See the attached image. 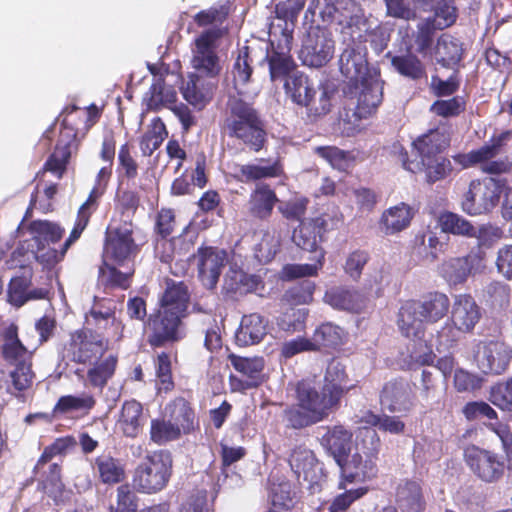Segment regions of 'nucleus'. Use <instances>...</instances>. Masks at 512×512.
I'll list each match as a JSON object with an SVG mask.
<instances>
[{
	"instance_id": "f257e3e1",
	"label": "nucleus",
	"mask_w": 512,
	"mask_h": 512,
	"mask_svg": "<svg viewBox=\"0 0 512 512\" xmlns=\"http://www.w3.org/2000/svg\"><path fill=\"white\" fill-rule=\"evenodd\" d=\"M348 382L346 366L336 359L328 363L319 389L311 380L298 381L295 386L296 402L288 405L282 413L286 426L300 430L328 419L341 407L342 399L358 386Z\"/></svg>"
},
{
	"instance_id": "f03ea898",
	"label": "nucleus",
	"mask_w": 512,
	"mask_h": 512,
	"mask_svg": "<svg viewBox=\"0 0 512 512\" xmlns=\"http://www.w3.org/2000/svg\"><path fill=\"white\" fill-rule=\"evenodd\" d=\"M450 308V298L438 290L425 292L418 299H409L401 303L396 324L400 334L414 342L411 358L416 364H434L436 355L433 352V345L425 340L427 325L443 320Z\"/></svg>"
},
{
	"instance_id": "7ed1b4c3",
	"label": "nucleus",
	"mask_w": 512,
	"mask_h": 512,
	"mask_svg": "<svg viewBox=\"0 0 512 512\" xmlns=\"http://www.w3.org/2000/svg\"><path fill=\"white\" fill-rule=\"evenodd\" d=\"M222 131L250 151H261L267 142L265 123L251 103L232 96L226 104Z\"/></svg>"
},
{
	"instance_id": "20e7f679",
	"label": "nucleus",
	"mask_w": 512,
	"mask_h": 512,
	"mask_svg": "<svg viewBox=\"0 0 512 512\" xmlns=\"http://www.w3.org/2000/svg\"><path fill=\"white\" fill-rule=\"evenodd\" d=\"M359 449L351 458L346 459L340 467L338 489H345L348 484L364 482L375 478L378 474V455L381 440L375 430L366 428L361 431Z\"/></svg>"
},
{
	"instance_id": "39448f33",
	"label": "nucleus",
	"mask_w": 512,
	"mask_h": 512,
	"mask_svg": "<svg viewBox=\"0 0 512 512\" xmlns=\"http://www.w3.org/2000/svg\"><path fill=\"white\" fill-rule=\"evenodd\" d=\"M284 92L292 103L306 108V119L315 123L328 113L332 108V94L324 89L315 101L316 90L309 77L302 71L294 72L284 80Z\"/></svg>"
},
{
	"instance_id": "423d86ee",
	"label": "nucleus",
	"mask_w": 512,
	"mask_h": 512,
	"mask_svg": "<svg viewBox=\"0 0 512 512\" xmlns=\"http://www.w3.org/2000/svg\"><path fill=\"white\" fill-rule=\"evenodd\" d=\"M27 230L31 238L24 240L21 249L31 252L35 260L45 267H54L62 261V259H54L51 252L58 251L54 245L61 241L65 234L64 227L50 220H33Z\"/></svg>"
},
{
	"instance_id": "0eeeda50",
	"label": "nucleus",
	"mask_w": 512,
	"mask_h": 512,
	"mask_svg": "<svg viewBox=\"0 0 512 512\" xmlns=\"http://www.w3.org/2000/svg\"><path fill=\"white\" fill-rule=\"evenodd\" d=\"M173 459L168 450L148 453L138 464L133 476L134 486L139 492L154 494L162 491L172 475Z\"/></svg>"
},
{
	"instance_id": "6e6552de",
	"label": "nucleus",
	"mask_w": 512,
	"mask_h": 512,
	"mask_svg": "<svg viewBox=\"0 0 512 512\" xmlns=\"http://www.w3.org/2000/svg\"><path fill=\"white\" fill-rule=\"evenodd\" d=\"M109 345V339L102 332L84 326L69 333L63 346L64 357L75 364H91L105 356Z\"/></svg>"
},
{
	"instance_id": "1a4fd4ad",
	"label": "nucleus",
	"mask_w": 512,
	"mask_h": 512,
	"mask_svg": "<svg viewBox=\"0 0 512 512\" xmlns=\"http://www.w3.org/2000/svg\"><path fill=\"white\" fill-rule=\"evenodd\" d=\"M339 221L327 213L301 221L293 231L292 240L300 249L311 252L310 260L322 266L325 251L320 245L325 234L333 230Z\"/></svg>"
},
{
	"instance_id": "9d476101",
	"label": "nucleus",
	"mask_w": 512,
	"mask_h": 512,
	"mask_svg": "<svg viewBox=\"0 0 512 512\" xmlns=\"http://www.w3.org/2000/svg\"><path fill=\"white\" fill-rule=\"evenodd\" d=\"M504 187V180L492 177L472 180L463 196L462 210L472 216L491 212L498 205Z\"/></svg>"
},
{
	"instance_id": "9b49d317",
	"label": "nucleus",
	"mask_w": 512,
	"mask_h": 512,
	"mask_svg": "<svg viewBox=\"0 0 512 512\" xmlns=\"http://www.w3.org/2000/svg\"><path fill=\"white\" fill-rule=\"evenodd\" d=\"M182 325L183 318L159 308L153 310L144 322L147 344L156 349L179 342L183 338Z\"/></svg>"
},
{
	"instance_id": "f8f14e48",
	"label": "nucleus",
	"mask_w": 512,
	"mask_h": 512,
	"mask_svg": "<svg viewBox=\"0 0 512 512\" xmlns=\"http://www.w3.org/2000/svg\"><path fill=\"white\" fill-rule=\"evenodd\" d=\"M133 234L131 220L119 227H109L105 236L104 257L118 266L133 261L140 252V245L136 243Z\"/></svg>"
},
{
	"instance_id": "ddd939ff",
	"label": "nucleus",
	"mask_w": 512,
	"mask_h": 512,
	"mask_svg": "<svg viewBox=\"0 0 512 512\" xmlns=\"http://www.w3.org/2000/svg\"><path fill=\"white\" fill-rule=\"evenodd\" d=\"M335 42L331 32L323 27H310L299 52L302 63L309 67H323L333 57Z\"/></svg>"
},
{
	"instance_id": "4468645a",
	"label": "nucleus",
	"mask_w": 512,
	"mask_h": 512,
	"mask_svg": "<svg viewBox=\"0 0 512 512\" xmlns=\"http://www.w3.org/2000/svg\"><path fill=\"white\" fill-rule=\"evenodd\" d=\"M193 257L196 260L197 276L201 284L206 289H215L228 261L227 251L216 246L202 245Z\"/></svg>"
},
{
	"instance_id": "2eb2a0df",
	"label": "nucleus",
	"mask_w": 512,
	"mask_h": 512,
	"mask_svg": "<svg viewBox=\"0 0 512 512\" xmlns=\"http://www.w3.org/2000/svg\"><path fill=\"white\" fill-rule=\"evenodd\" d=\"M464 460L473 474L484 482H495L504 474L501 456L489 450L472 445L465 449Z\"/></svg>"
},
{
	"instance_id": "dca6fc26",
	"label": "nucleus",
	"mask_w": 512,
	"mask_h": 512,
	"mask_svg": "<svg viewBox=\"0 0 512 512\" xmlns=\"http://www.w3.org/2000/svg\"><path fill=\"white\" fill-rule=\"evenodd\" d=\"M415 393L406 379L399 377L387 381L379 394L380 403L390 413L407 415L415 406Z\"/></svg>"
},
{
	"instance_id": "f3484780",
	"label": "nucleus",
	"mask_w": 512,
	"mask_h": 512,
	"mask_svg": "<svg viewBox=\"0 0 512 512\" xmlns=\"http://www.w3.org/2000/svg\"><path fill=\"white\" fill-rule=\"evenodd\" d=\"M233 368L241 374L242 378L231 376V383L238 390L245 391L257 388L264 382V359L262 357H241L229 355Z\"/></svg>"
},
{
	"instance_id": "a211bd4d",
	"label": "nucleus",
	"mask_w": 512,
	"mask_h": 512,
	"mask_svg": "<svg viewBox=\"0 0 512 512\" xmlns=\"http://www.w3.org/2000/svg\"><path fill=\"white\" fill-rule=\"evenodd\" d=\"M366 45L348 44L340 55V71L351 81H366L373 75L374 68L369 67Z\"/></svg>"
},
{
	"instance_id": "6ab92c4d",
	"label": "nucleus",
	"mask_w": 512,
	"mask_h": 512,
	"mask_svg": "<svg viewBox=\"0 0 512 512\" xmlns=\"http://www.w3.org/2000/svg\"><path fill=\"white\" fill-rule=\"evenodd\" d=\"M449 312V320L465 334L473 332L482 317L481 307L470 293L454 295Z\"/></svg>"
},
{
	"instance_id": "aec40b11",
	"label": "nucleus",
	"mask_w": 512,
	"mask_h": 512,
	"mask_svg": "<svg viewBox=\"0 0 512 512\" xmlns=\"http://www.w3.org/2000/svg\"><path fill=\"white\" fill-rule=\"evenodd\" d=\"M512 360V348L504 341L485 343L478 357V367L484 374L501 375Z\"/></svg>"
},
{
	"instance_id": "412c9836",
	"label": "nucleus",
	"mask_w": 512,
	"mask_h": 512,
	"mask_svg": "<svg viewBox=\"0 0 512 512\" xmlns=\"http://www.w3.org/2000/svg\"><path fill=\"white\" fill-rule=\"evenodd\" d=\"M401 160L404 169L412 173L424 172L425 182L429 185L446 180L454 171L451 160L445 155L414 162L409 160L408 153L404 152L401 153Z\"/></svg>"
},
{
	"instance_id": "4be33fe9",
	"label": "nucleus",
	"mask_w": 512,
	"mask_h": 512,
	"mask_svg": "<svg viewBox=\"0 0 512 512\" xmlns=\"http://www.w3.org/2000/svg\"><path fill=\"white\" fill-rule=\"evenodd\" d=\"M190 291L184 281L166 278L165 289L158 299V308L181 318L188 315Z\"/></svg>"
},
{
	"instance_id": "5701e85b",
	"label": "nucleus",
	"mask_w": 512,
	"mask_h": 512,
	"mask_svg": "<svg viewBox=\"0 0 512 512\" xmlns=\"http://www.w3.org/2000/svg\"><path fill=\"white\" fill-rule=\"evenodd\" d=\"M279 198L273 188L267 183H260L251 191L247 201V213L253 220L268 221Z\"/></svg>"
},
{
	"instance_id": "b1692460",
	"label": "nucleus",
	"mask_w": 512,
	"mask_h": 512,
	"mask_svg": "<svg viewBox=\"0 0 512 512\" xmlns=\"http://www.w3.org/2000/svg\"><path fill=\"white\" fill-rule=\"evenodd\" d=\"M75 146V130L70 129L58 137L53 152L49 155L42 167V172H50L58 179H61L67 170L71 154L73 150H77Z\"/></svg>"
},
{
	"instance_id": "393cba45",
	"label": "nucleus",
	"mask_w": 512,
	"mask_h": 512,
	"mask_svg": "<svg viewBox=\"0 0 512 512\" xmlns=\"http://www.w3.org/2000/svg\"><path fill=\"white\" fill-rule=\"evenodd\" d=\"M450 135L445 129L434 128L418 136L412 143L420 161L442 156L450 146Z\"/></svg>"
},
{
	"instance_id": "a878e982",
	"label": "nucleus",
	"mask_w": 512,
	"mask_h": 512,
	"mask_svg": "<svg viewBox=\"0 0 512 512\" xmlns=\"http://www.w3.org/2000/svg\"><path fill=\"white\" fill-rule=\"evenodd\" d=\"M168 421L176 428L179 433L190 434L198 426L195 411L191 403L182 396L175 397L165 407Z\"/></svg>"
},
{
	"instance_id": "bb28decb",
	"label": "nucleus",
	"mask_w": 512,
	"mask_h": 512,
	"mask_svg": "<svg viewBox=\"0 0 512 512\" xmlns=\"http://www.w3.org/2000/svg\"><path fill=\"white\" fill-rule=\"evenodd\" d=\"M352 432L343 425L327 427L321 438V445L333 456L336 463L341 465L351 451Z\"/></svg>"
},
{
	"instance_id": "cd10ccee",
	"label": "nucleus",
	"mask_w": 512,
	"mask_h": 512,
	"mask_svg": "<svg viewBox=\"0 0 512 512\" xmlns=\"http://www.w3.org/2000/svg\"><path fill=\"white\" fill-rule=\"evenodd\" d=\"M379 76V71H373V75L367 77L366 81H359L362 89L359 93L355 110V114L359 118L370 116L382 102L383 93Z\"/></svg>"
},
{
	"instance_id": "c85d7f7f",
	"label": "nucleus",
	"mask_w": 512,
	"mask_h": 512,
	"mask_svg": "<svg viewBox=\"0 0 512 512\" xmlns=\"http://www.w3.org/2000/svg\"><path fill=\"white\" fill-rule=\"evenodd\" d=\"M395 502L401 512H423L426 502L420 482L404 479L396 487Z\"/></svg>"
},
{
	"instance_id": "c756f323",
	"label": "nucleus",
	"mask_w": 512,
	"mask_h": 512,
	"mask_svg": "<svg viewBox=\"0 0 512 512\" xmlns=\"http://www.w3.org/2000/svg\"><path fill=\"white\" fill-rule=\"evenodd\" d=\"M413 217V209L401 202L383 211L378 222L379 229L386 236L395 235L407 229Z\"/></svg>"
},
{
	"instance_id": "7c9ffc66",
	"label": "nucleus",
	"mask_w": 512,
	"mask_h": 512,
	"mask_svg": "<svg viewBox=\"0 0 512 512\" xmlns=\"http://www.w3.org/2000/svg\"><path fill=\"white\" fill-rule=\"evenodd\" d=\"M347 337L348 333L344 328L331 322H324L316 327L311 340L315 352L321 350L335 351L346 343Z\"/></svg>"
},
{
	"instance_id": "2f4dec72",
	"label": "nucleus",
	"mask_w": 512,
	"mask_h": 512,
	"mask_svg": "<svg viewBox=\"0 0 512 512\" xmlns=\"http://www.w3.org/2000/svg\"><path fill=\"white\" fill-rule=\"evenodd\" d=\"M93 470L99 481L106 485L122 483L126 479L125 463L110 453H102L94 459Z\"/></svg>"
},
{
	"instance_id": "473e14b6",
	"label": "nucleus",
	"mask_w": 512,
	"mask_h": 512,
	"mask_svg": "<svg viewBox=\"0 0 512 512\" xmlns=\"http://www.w3.org/2000/svg\"><path fill=\"white\" fill-rule=\"evenodd\" d=\"M324 300L335 309L360 313L366 307V298L357 290L333 287L326 291Z\"/></svg>"
},
{
	"instance_id": "72a5a7b5",
	"label": "nucleus",
	"mask_w": 512,
	"mask_h": 512,
	"mask_svg": "<svg viewBox=\"0 0 512 512\" xmlns=\"http://www.w3.org/2000/svg\"><path fill=\"white\" fill-rule=\"evenodd\" d=\"M266 334L267 325L264 318L257 313H251L242 317L235 340L239 346L246 347L258 344Z\"/></svg>"
},
{
	"instance_id": "f704fd0d",
	"label": "nucleus",
	"mask_w": 512,
	"mask_h": 512,
	"mask_svg": "<svg viewBox=\"0 0 512 512\" xmlns=\"http://www.w3.org/2000/svg\"><path fill=\"white\" fill-rule=\"evenodd\" d=\"M386 57L390 59L394 71L402 77L412 81L427 78L426 66L416 54L408 51L404 54L392 55L388 52Z\"/></svg>"
},
{
	"instance_id": "c9c22d12",
	"label": "nucleus",
	"mask_w": 512,
	"mask_h": 512,
	"mask_svg": "<svg viewBox=\"0 0 512 512\" xmlns=\"http://www.w3.org/2000/svg\"><path fill=\"white\" fill-rule=\"evenodd\" d=\"M0 349L2 357L10 365L32 360L31 354L18 337V327L15 324H11L5 329Z\"/></svg>"
},
{
	"instance_id": "e433bc0d",
	"label": "nucleus",
	"mask_w": 512,
	"mask_h": 512,
	"mask_svg": "<svg viewBox=\"0 0 512 512\" xmlns=\"http://www.w3.org/2000/svg\"><path fill=\"white\" fill-rule=\"evenodd\" d=\"M142 404L134 399L123 403L118 425L126 437L135 438L138 436L144 425Z\"/></svg>"
},
{
	"instance_id": "4c0bfd02",
	"label": "nucleus",
	"mask_w": 512,
	"mask_h": 512,
	"mask_svg": "<svg viewBox=\"0 0 512 512\" xmlns=\"http://www.w3.org/2000/svg\"><path fill=\"white\" fill-rule=\"evenodd\" d=\"M472 269V255L453 257L442 263L440 274L449 286H457L466 282Z\"/></svg>"
},
{
	"instance_id": "58836bf2",
	"label": "nucleus",
	"mask_w": 512,
	"mask_h": 512,
	"mask_svg": "<svg viewBox=\"0 0 512 512\" xmlns=\"http://www.w3.org/2000/svg\"><path fill=\"white\" fill-rule=\"evenodd\" d=\"M462 43L449 34H442L435 46L437 62L444 68H454L463 58Z\"/></svg>"
},
{
	"instance_id": "ea45409f",
	"label": "nucleus",
	"mask_w": 512,
	"mask_h": 512,
	"mask_svg": "<svg viewBox=\"0 0 512 512\" xmlns=\"http://www.w3.org/2000/svg\"><path fill=\"white\" fill-rule=\"evenodd\" d=\"M117 364L118 358L113 354H109L106 357L103 356L101 360L87 364L86 366H89V369L87 370L86 378L89 385L102 390L114 376Z\"/></svg>"
},
{
	"instance_id": "a19ab883",
	"label": "nucleus",
	"mask_w": 512,
	"mask_h": 512,
	"mask_svg": "<svg viewBox=\"0 0 512 512\" xmlns=\"http://www.w3.org/2000/svg\"><path fill=\"white\" fill-rule=\"evenodd\" d=\"M317 464L314 452L303 445L296 446L290 453L289 465L298 480L301 477L304 481L312 480Z\"/></svg>"
},
{
	"instance_id": "79ce46f5",
	"label": "nucleus",
	"mask_w": 512,
	"mask_h": 512,
	"mask_svg": "<svg viewBox=\"0 0 512 512\" xmlns=\"http://www.w3.org/2000/svg\"><path fill=\"white\" fill-rule=\"evenodd\" d=\"M183 98L191 105L203 108L213 96L212 87L206 80L197 74H190L188 80L181 87Z\"/></svg>"
},
{
	"instance_id": "37998d69",
	"label": "nucleus",
	"mask_w": 512,
	"mask_h": 512,
	"mask_svg": "<svg viewBox=\"0 0 512 512\" xmlns=\"http://www.w3.org/2000/svg\"><path fill=\"white\" fill-rule=\"evenodd\" d=\"M445 246L433 232L429 233L427 241L424 233L416 234L411 244L412 253L429 262L436 261L444 253Z\"/></svg>"
},
{
	"instance_id": "c03bdc74",
	"label": "nucleus",
	"mask_w": 512,
	"mask_h": 512,
	"mask_svg": "<svg viewBox=\"0 0 512 512\" xmlns=\"http://www.w3.org/2000/svg\"><path fill=\"white\" fill-rule=\"evenodd\" d=\"M96 404V400L92 395L82 394L63 395L53 407V415L55 418L67 415L72 412L82 411L88 413Z\"/></svg>"
},
{
	"instance_id": "a18cd8bd",
	"label": "nucleus",
	"mask_w": 512,
	"mask_h": 512,
	"mask_svg": "<svg viewBox=\"0 0 512 512\" xmlns=\"http://www.w3.org/2000/svg\"><path fill=\"white\" fill-rule=\"evenodd\" d=\"M283 173L282 167L278 162L271 165L262 166L255 163H248L238 165L237 167V180L249 183L267 178H276Z\"/></svg>"
},
{
	"instance_id": "49530a36",
	"label": "nucleus",
	"mask_w": 512,
	"mask_h": 512,
	"mask_svg": "<svg viewBox=\"0 0 512 512\" xmlns=\"http://www.w3.org/2000/svg\"><path fill=\"white\" fill-rule=\"evenodd\" d=\"M168 131L162 119L155 117L141 136L139 146L143 156L150 157L167 138Z\"/></svg>"
},
{
	"instance_id": "de8ad7c7",
	"label": "nucleus",
	"mask_w": 512,
	"mask_h": 512,
	"mask_svg": "<svg viewBox=\"0 0 512 512\" xmlns=\"http://www.w3.org/2000/svg\"><path fill=\"white\" fill-rule=\"evenodd\" d=\"M237 57L232 67L233 74V85L239 94V85H245L251 81L253 74V59L251 57V48L248 45H244L237 50Z\"/></svg>"
},
{
	"instance_id": "09e8293b",
	"label": "nucleus",
	"mask_w": 512,
	"mask_h": 512,
	"mask_svg": "<svg viewBox=\"0 0 512 512\" xmlns=\"http://www.w3.org/2000/svg\"><path fill=\"white\" fill-rule=\"evenodd\" d=\"M153 364L158 392H171L175 387L171 354L165 351L158 353L153 359Z\"/></svg>"
},
{
	"instance_id": "8fccbe9b",
	"label": "nucleus",
	"mask_w": 512,
	"mask_h": 512,
	"mask_svg": "<svg viewBox=\"0 0 512 512\" xmlns=\"http://www.w3.org/2000/svg\"><path fill=\"white\" fill-rule=\"evenodd\" d=\"M266 60L272 81H284L288 76L298 71L295 61L289 54L272 50L271 53H267Z\"/></svg>"
},
{
	"instance_id": "3c124183",
	"label": "nucleus",
	"mask_w": 512,
	"mask_h": 512,
	"mask_svg": "<svg viewBox=\"0 0 512 512\" xmlns=\"http://www.w3.org/2000/svg\"><path fill=\"white\" fill-rule=\"evenodd\" d=\"M32 284L31 269L25 270L21 275L13 276L7 287V302L16 308L28 302L27 292Z\"/></svg>"
},
{
	"instance_id": "603ef678",
	"label": "nucleus",
	"mask_w": 512,
	"mask_h": 512,
	"mask_svg": "<svg viewBox=\"0 0 512 512\" xmlns=\"http://www.w3.org/2000/svg\"><path fill=\"white\" fill-rule=\"evenodd\" d=\"M371 25V21L364 13H356L349 16L342 26V33L349 36V44L365 45L368 42L367 34Z\"/></svg>"
},
{
	"instance_id": "864d4df0",
	"label": "nucleus",
	"mask_w": 512,
	"mask_h": 512,
	"mask_svg": "<svg viewBox=\"0 0 512 512\" xmlns=\"http://www.w3.org/2000/svg\"><path fill=\"white\" fill-rule=\"evenodd\" d=\"M512 135L511 131H504L497 136H493L488 143L478 149L471 150V157L475 165L485 166L490 160L500 154L506 140Z\"/></svg>"
},
{
	"instance_id": "5fc2aeb1",
	"label": "nucleus",
	"mask_w": 512,
	"mask_h": 512,
	"mask_svg": "<svg viewBox=\"0 0 512 512\" xmlns=\"http://www.w3.org/2000/svg\"><path fill=\"white\" fill-rule=\"evenodd\" d=\"M441 230L445 233L464 236L468 238L474 237V226L470 221L460 215L446 211L439 217Z\"/></svg>"
},
{
	"instance_id": "6e6d98bb",
	"label": "nucleus",
	"mask_w": 512,
	"mask_h": 512,
	"mask_svg": "<svg viewBox=\"0 0 512 512\" xmlns=\"http://www.w3.org/2000/svg\"><path fill=\"white\" fill-rule=\"evenodd\" d=\"M231 12L230 1L217 3L196 13L193 17L195 24L198 27H206L214 24H223Z\"/></svg>"
},
{
	"instance_id": "4d7b16f0",
	"label": "nucleus",
	"mask_w": 512,
	"mask_h": 512,
	"mask_svg": "<svg viewBox=\"0 0 512 512\" xmlns=\"http://www.w3.org/2000/svg\"><path fill=\"white\" fill-rule=\"evenodd\" d=\"M315 288V283L312 280L304 279L288 288L283 295V299L289 305L294 306L309 304L313 301Z\"/></svg>"
},
{
	"instance_id": "13d9d810",
	"label": "nucleus",
	"mask_w": 512,
	"mask_h": 512,
	"mask_svg": "<svg viewBox=\"0 0 512 512\" xmlns=\"http://www.w3.org/2000/svg\"><path fill=\"white\" fill-rule=\"evenodd\" d=\"M115 265H110L104 261L107 273H105L103 266L100 267L99 273L105 277L103 284L105 288L127 290L131 286L134 269L122 272Z\"/></svg>"
},
{
	"instance_id": "bf43d9fd",
	"label": "nucleus",
	"mask_w": 512,
	"mask_h": 512,
	"mask_svg": "<svg viewBox=\"0 0 512 512\" xmlns=\"http://www.w3.org/2000/svg\"><path fill=\"white\" fill-rule=\"evenodd\" d=\"M181 437L178 428L167 419H152L150 425V439L157 445H165Z\"/></svg>"
},
{
	"instance_id": "052dcab7",
	"label": "nucleus",
	"mask_w": 512,
	"mask_h": 512,
	"mask_svg": "<svg viewBox=\"0 0 512 512\" xmlns=\"http://www.w3.org/2000/svg\"><path fill=\"white\" fill-rule=\"evenodd\" d=\"M488 399L500 410L512 412V376L492 385Z\"/></svg>"
},
{
	"instance_id": "680f3d73",
	"label": "nucleus",
	"mask_w": 512,
	"mask_h": 512,
	"mask_svg": "<svg viewBox=\"0 0 512 512\" xmlns=\"http://www.w3.org/2000/svg\"><path fill=\"white\" fill-rule=\"evenodd\" d=\"M393 30L394 24L390 21L379 22L374 27L371 25L367 38L371 48L377 54L382 53L388 47Z\"/></svg>"
},
{
	"instance_id": "e2e57ef3",
	"label": "nucleus",
	"mask_w": 512,
	"mask_h": 512,
	"mask_svg": "<svg viewBox=\"0 0 512 512\" xmlns=\"http://www.w3.org/2000/svg\"><path fill=\"white\" fill-rule=\"evenodd\" d=\"M308 311L306 309L290 308L277 321L279 328L288 333L303 332L306 328Z\"/></svg>"
},
{
	"instance_id": "0e129e2a",
	"label": "nucleus",
	"mask_w": 512,
	"mask_h": 512,
	"mask_svg": "<svg viewBox=\"0 0 512 512\" xmlns=\"http://www.w3.org/2000/svg\"><path fill=\"white\" fill-rule=\"evenodd\" d=\"M77 445L74 436L67 435L56 438L53 443L46 446L37 461V468L51 461L55 456L66 455L67 452Z\"/></svg>"
},
{
	"instance_id": "69168bd1",
	"label": "nucleus",
	"mask_w": 512,
	"mask_h": 512,
	"mask_svg": "<svg viewBox=\"0 0 512 512\" xmlns=\"http://www.w3.org/2000/svg\"><path fill=\"white\" fill-rule=\"evenodd\" d=\"M308 205L309 199L307 197L300 196L281 202L278 206V211L284 219L300 223L301 221H304Z\"/></svg>"
},
{
	"instance_id": "338daca9",
	"label": "nucleus",
	"mask_w": 512,
	"mask_h": 512,
	"mask_svg": "<svg viewBox=\"0 0 512 512\" xmlns=\"http://www.w3.org/2000/svg\"><path fill=\"white\" fill-rule=\"evenodd\" d=\"M13 366L14 369L10 371L9 376L14 389L18 392L29 389L35 378V373L32 370V360L22 361Z\"/></svg>"
},
{
	"instance_id": "774afa93",
	"label": "nucleus",
	"mask_w": 512,
	"mask_h": 512,
	"mask_svg": "<svg viewBox=\"0 0 512 512\" xmlns=\"http://www.w3.org/2000/svg\"><path fill=\"white\" fill-rule=\"evenodd\" d=\"M139 498L129 484H122L117 488L116 507L111 505L109 512H137Z\"/></svg>"
}]
</instances>
